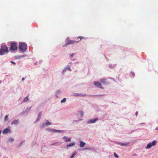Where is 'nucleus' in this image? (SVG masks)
Segmentation results:
<instances>
[{"label":"nucleus","mask_w":158,"mask_h":158,"mask_svg":"<svg viewBox=\"0 0 158 158\" xmlns=\"http://www.w3.org/2000/svg\"><path fill=\"white\" fill-rule=\"evenodd\" d=\"M156 143V140H154L152 142L150 143L147 145L146 147L147 148H150L152 146L155 145Z\"/></svg>","instance_id":"nucleus-4"},{"label":"nucleus","mask_w":158,"mask_h":158,"mask_svg":"<svg viewBox=\"0 0 158 158\" xmlns=\"http://www.w3.org/2000/svg\"><path fill=\"white\" fill-rule=\"evenodd\" d=\"M76 154V152H73L72 155H71V156L70 157V158H73L74 157V156Z\"/></svg>","instance_id":"nucleus-18"},{"label":"nucleus","mask_w":158,"mask_h":158,"mask_svg":"<svg viewBox=\"0 0 158 158\" xmlns=\"http://www.w3.org/2000/svg\"><path fill=\"white\" fill-rule=\"evenodd\" d=\"M1 132H2V131L0 130V134H1Z\"/></svg>","instance_id":"nucleus-34"},{"label":"nucleus","mask_w":158,"mask_h":158,"mask_svg":"<svg viewBox=\"0 0 158 158\" xmlns=\"http://www.w3.org/2000/svg\"><path fill=\"white\" fill-rule=\"evenodd\" d=\"M27 48V45L24 43L21 42L19 43V48L22 52L25 51Z\"/></svg>","instance_id":"nucleus-2"},{"label":"nucleus","mask_w":158,"mask_h":158,"mask_svg":"<svg viewBox=\"0 0 158 158\" xmlns=\"http://www.w3.org/2000/svg\"><path fill=\"white\" fill-rule=\"evenodd\" d=\"M132 74L133 75V76H134L135 74L133 73H132Z\"/></svg>","instance_id":"nucleus-33"},{"label":"nucleus","mask_w":158,"mask_h":158,"mask_svg":"<svg viewBox=\"0 0 158 158\" xmlns=\"http://www.w3.org/2000/svg\"><path fill=\"white\" fill-rule=\"evenodd\" d=\"M68 69L69 71H71V69L70 68V67H68Z\"/></svg>","instance_id":"nucleus-26"},{"label":"nucleus","mask_w":158,"mask_h":158,"mask_svg":"<svg viewBox=\"0 0 158 158\" xmlns=\"http://www.w3.org/2000/svg\"><path fill=\"white\" fill-rule=\"evenodd\" d=\"M8 49L6 45L2 46L0 49V55H2L6 52L8 53Z\"/></svg>","instance_id":"nucleus-1"},{"label":"nucleus","mask_w":158,"mask_h":158,"mask_svg":"<svg viewBox=\"0 0 158 158\" xmlns=\"http://www.w3.org/2000/svg\"><path fill=\"white\" fill-rule=\"evenodd\" d=\"M13 140H14V139H10V141H13Z\"/></svg>","instance_id":"nucleus-28"},{"label":"nucleus","mask_w":158,"mask_h":158,"mask_svg":"<svg viewBox=\"0 0 158 158\" xmlns=\"http://www.w3.org/2000/svg\"><path fill=\"white\" fill-rule=\"evenodd\" d=\"M19 123V119H17V120H14L13 122H12V123H11V124L12 125V124H18Z\"/></svg>","instance_id":"nucleus-11"},{"label":"nucleus","mask_w":158,"mask_h":158,"mask_svg":"<svg viewBox=\"0 0 158 158\" xmlns=\"http://www.w3.org/2000/svg\"><path fill=\"white\" fill-rule=\"evenodd\" d=\"M129 144V143H121L120 145L122 146H127Z\"/></svg>","instance_id":"nucleus-16"},{"label":"nucleus","mask_w":158,"mask_h":158,"mask_svg":"<svg viewBox=\"0 0 158 158\" xmlns=\"http://www.w3.org/2000/svg\"><path fill=\"white\" fill-rule=\"evenodd\" d=\"M8 116L7 115H6L5 116V117L4 118L5 121H6L8 119Z\"/></svg>","instance_id":"nucleus-22"},{"label":"nucleus","mask_w":158,"mask_h":158,"mask_svg":"<svg viewBox=\"0 0 158 158\" xmlns=\"http://www.w3.org/2000/svg\"><path fill=\"white\" fill-rule=\"evenodd\" d=\"M63 139H65V141L66 142H70L71 141V138H68V137L66 136H64L63 137Z\"/></svg>","instance_id":"nucleus-9"},{"label":"nucleus","mask_w":158,"mask_h":158,"mask_svg":"<svg viewBox=\"0 0 158 158\" xmlns=\"http://www.w3.org/2000/svg\"><path fill=\"white\" fill-rule=\"evenodd\" d=\"M91 149L90 148H86L85 149V150H90Z\"/></svg>","instance_id":"nucleus-27"},{"label":"nucleus","mask_w":158,"mask_h":158,"mask_svg":"<svg viewBox=\"0 0 158 158\" xmlns=\"http://www.w3.org/2000/svg\"><path fill=\"white\" fill-rule=\"evenodd\" d=\"M17 44L16 43L12 42L10 44V50L11 52H14L17 49Z\"/></svg>","instance_id":"nucleus-3"},{"label":"nucleus","mask_w":158,"mask_h":158,"mask_svg":"<svg viewBox=\"0 0 158 158\" xmlns=\"http://www.w3.org/2000/svg\"><path fill=\"white\" fill-rule=\"evenodd\" d=\"M24 79H25V78H22V81H24Z\"/></svg>","instance_id":"nucleus-31"},{"label":"nucleus","mask_w":158,"mask_h":158,"mask_svg":"<svg viewBox=\"0 0 158 158\" xmlns=\"http://www.w3.org/2000/svg\"><path fill=\"white\" fill-rule=\"evenodd\" d=\"M97 118H95L94 119H90L88 123H95L98 120Z\"/></svg>","instance_id":"nucleus-7"},{"label":"nucleus","mask_w":158,"mask_h":158,"mask_svg":"<svg viewBox=\"0 0 158 158\" xmlns=\"http://www.w3.org/2000/svg\"><path fill=\"white\" fill-rule=\"evenodd\" d=\"M10 130L9 129L6 128L2 131V133L3 134H6L8 132H10Z\"/></svg>","instance_id":"nucleus-10"},{"label":"nucleus","mask_w":158,"mask_h":158,"mask_svg":"<svg viewBox=\"0 0 158 158\" xmlns=\"http://www.w3.org/2000/svg\"><path fill=\"white\" fill-rule=\"evenodd\" d=\"M75 144V143H72L69 144H68L66 145V146L67 148H69L71 146H73Z\"/></svg>","instance_id":"nucleus-14"},{"label":"nucleus","mask_w":158,"mask_h":158,"mask_svg":"<svg viewBox=\"0 0 158 158\" xmlns=\"http://www.w3.org/2000/svg\"><path fill=\"white\" fill-rule=\"evenodd\" d=\"M51 124V123L48 121V120H46V125H49Z\"/></svg>","instance_id":"nucleus-19"},{"label":"nucleus","mask_w":158,"mask_h":158,"mask_svg":"<svg viewBox=\"0 0 158 158\" xmlns=\"http://www.w3.org/2000/svg\"><path fill=\"white\" fill-rule=\"evenodd\" d=\"M94 85L97 87L99 88L103 89V87L101 83L97 81H95L94 82Z\"/></svg>","instance_id":"nucleus-5"},{"label":"nucleus","mask_w":158,"mask_h":158,"mask_svg":"<svg viewBox=\"0 0 158 158\" xmlns=\"http://www.w3.org/2000/svg\"><path fill=\"white\" fill-rule=\"evenodd\" d=\"M28 100V96L24 98L23 102H27Z\"/></svg>","instance_id":"nucleus-17"},{"label":"nucleus","mask_w":158,"mask_h":158,"mask_svg":"<svg viewBox=\"0 0 158 158\" xmlns=\"http://www.w3.org/2000/svg\"><path fill=\"white\" fill-rule=\"evenodd\" d=\"M50 130H51V131H52L53 132H61L63 131L62 130H57L54 129H51Z\"/></svg>","instance_id":"nucleus-13"},{"label":"nucleus","mask_w":158,"mask_h":158,"mask_svg":"<svg viewBox=\"0 0 158 158\" xmlns=\"http://www.w3.org/2000/svg\"><path fill=\"white\" fill-rule=\"evenodd\" d=\"M66 99V98H64L62 100H61V102L62 103L64 102H65Z\"/></svg>","instance_id":"nucleus-20"},{"label":"nucleus","mask_w":158,"mask_h":158,"mask_svg":"<svg viewBox=\"0 0 158 158\" xmlns=\"http://www.w3.org/2000/svg\"><path fill=\"white\" fill-rule=\"evenodd\" d=\"M81 115L82 116L83 115V112L81 111Z\"/></svg>","instance_id":"nucleus-29"},{"label":"nucleus","mask_w":158,"mask_h":158,"mask_svg":"<svg viewBox=\"0 0 158 158\" xmlns=\"http://www.w3.org/2000/svg\"><path fill=\"white\" fill-rule=\"evenodd\" d=\"M85 142L81 141H80V147H83L85 146Z\"/></svg>","instance_id":"nucleus-12"},{"label":"nucleus","mask_w":158,"mask_h":158,"mask_svg":"<svg viewBox=\"0 0 158 158\" xmlns=\"http://www.w3.org/2000/svg\"><path fill=\"white\" fill-rule=\"evenodd\" d=\"M133 156H137V154H135Z\"/></svg>","instance_id":"nucleus-32"},{"label":"nucleus","mask_w":158,"mask_h":158,"mask_svg":"<svg viewBox=\"0 0 158 158\" xmlns=\"http://www.w3.org/2000/svg\"><path fill=\"white\" fill-rule=\"evenodd\" d=\"M114 156L117 158H118V156L115 153H114Z\"/></svg>","instance_id":"nucleus-23"},{"label":"nucleus","mask_w":158,"mask_h":158,"mask_svg":"<svg viewBox=\"0 0 158 158\" xmlns=\"http://www.w3.org/2000/svg\"><path fill=\"white\" fill-rule=\"evenodd\" d=\"M73 95L74 96H85L86 94H79L77 93H74L73 94Z\"/></svg>","instance_id":"nucleus-8"},{"label":"nucleus","mask_w":158,"mask_h":158,"mask_svg":"<svg viewBox=\"0 0 158 158\" xmlns=\"http://www.w3.org/2000/svg\"><path fill=\"white\" fill-rule=\"evenodd\" d=\"M74 53H73V54H71L70 56V57H72L73 56H74Z\"/></svg>","instance_id":"nucleus-24"},{"label":"nucleus","mask_w":158,"mask_h":158,"mask_svg":"<svg viewBox=\"0 0 158 158\" xmlns=\"http://www.w3.org/2000/svg\"><path fill=\"white\" fill-rule=\"evenodd\" d=\"M10 62L14 64L15 65L16 64V63L15 62H13L12 61H10Z\"/></svg>","instance_id":"nucleus-25"},{"label":"nucleus","mask_w":158,"mask_h":158,"mask_svg":"<svg viewBox=\"0 0 158 158\" xmlns=\"http://www.w3.org/2000/svg\"><path fill=\"white\" fill-rule=\"evenodd\" d=\"M78 41L73 40H69L66 43V45H68L70 44H74L76 43H78Z\"/></svg>","instance_id":"nucleus-6"},{"label":"nucleus","mask_w":158,"mask_h":158,"mask_svg":"<svg viewBox=\"0 0 158 158\" xmlns=\"http://www.w3.org/2000/svg\"><path fill=\"white\" fill-rule=\"evenodd\" d=\"M100 81L103 84H106L107 82L106 81V79H102L100 80Z\"/></svg>","instance_id":"nucleus-15"},{"label":"nucleus","mask_w":158,"mask_h":158,"mask_svg":"<svg viewBox=\"0 0 158 158\" xmlns=\"http://www.w3.org/2000/svg\"><path fill=\"white\" fill-rule=\"evenodd\" d=\"M138 111H137L136 113H135V115L136 116H137L138 114Z\"/></svg>","instance_id":"nucleus-30"},{"label":"nucleus","mask_w":158,"mask_h":158,"mask_svg":"<svg viewBox=\"0 0 158 158\" xmlns=\"http://www.w3.org/2000/svg\"><path fill=\"white\" fill-rule=\"evenodd\" d=\"M84 38L83 37H82L81 36H78L77 37V39H80V40H81Z\"/></svg>","instance_id":"nucleus-21"}]
</instances>
